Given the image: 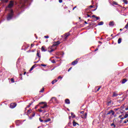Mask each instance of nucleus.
Instances as JSON below:
<instances>
[{
  "label": "nucleus",
  "instance_id": "nucleus-28",
  "mask_svg": "<svg viewBox=\"0 0 128 128\" xmlns=\"http://www.w3.org/2000/svg\"><path fill=\"white\" fill-rule=\"evenodd\" d=\"M11 82H14V78H11Z\"/></svg>",
  "mask_w": 128,
  "mask_h": 128
},
{
  "label": "nucleus",
  "instance_id": "nucleus-43",
  "mask_svg": "<svg viewBox=\"0 0 128 128\" xmlns=\"http://www.w3.org/2000/svg\"><path fill=\"white\" fill-rule=\"evenodd\" d=\"M72 68H70L68 70V72H70V70H72Z\"/></svg>",
  "mask_w": 128,
  "mask_h": 128
},
{
  "label": "nucleus",
  "instance_id": "nucleus-54",
  "mask_svg": "<svg viewBox=\"0 0 128 128\" xmlns=\"http://www.w3.org/2000/svg\"><path fill=\"white\" fill-rule=\"evenodd\" d=\"M114 4H116V6L118 4V3H116V2H115Z\"/></svg>",
  "mask_w": 128,
  "mask_h": 128
},
{
  "label": "nucleus",
  "instance_id": "nucleus-60",
  "mask_svg": "<svg viewBox=\"0 0 128 128\" xmlns=\"http://www.w3.org/2000/svg\"><path fill=\"white\" fill-rule=\"evenodd\" d=\"M119 118H122V116H119Z\"/></svg>",
  "mask_w": 128,
  "mask_h": 128
},
{
  "label": "nucleus",
  "instance_id": "nucleus-49",
  "mask_svg": "<svg viewBox=\"0 0 128 128\" xmlns=\"http://www.w3.org/2000/svg\"><path fill=\"white\" fill-rule=\"evenodd\" d=\"M124 118H124V117H123V118H121V120H124Z\"/></svg>",
  "mask_w": 128,
  "mask_h": 128
},
{
  "label": "nucleus",
  "instance_id": "nucleus-17",
  "mask_svg": "<svg viewBox=\"0 0 128 128\" xmlns=\"http://www.w3.org/2000/svg\"><path fill=\"white\" fill-rule=\"evenodd\" d=\"M56 82H58V80H54L52 82V84H56Z\"/></svg>",
  "mask_w": 128,
  "mask_h": 128
},
{
  "label": "nucleus",
  "instance_id": "nucleus-14",
  "mask_svg": "<svg viewBox=\"0 0 128 128\" xmlns=\"http://www.w3.org/2000/svg\"><path fill=\"white\" fill-rule=\"evenodd\" d=\"M70 36V32L66 33L65 34V38L66 40L68 38V36Z\"/></svg>",
  "mask_w": 128,
  "mask_h": 128
},
{
  "label": "nucleus",
  "instance_id": "nucleus-46",
  "mask_svg": "<svg viewBox=\"0 0 128 128\" xmlns=\"http://www.w3.org/2000/svg\"><path fill=\"white\" fill-rule=\"evenodd\" d=\"M38 106H35L36 110V108H38Z\"/></svg>",
  "mask_w": 128,
  "mask_h": 128
},
{
  "label": "nucleus",
  "instance_id": "nucleus-62",
  "mask_svg": "<svg viewBox=\"0 0 128 128\" xmlns=\"http://www.w3.org/2000/svg\"><path fill=\"white\" fill-rule=\"evenodd\" d=\"M20 76H22V74H20Z\"/></svg>",
  "mask_w": 128,
  "mask_h": 128
},
{
  "label": "nucleus",
  "instance_id": "nucleus-48",
  "mask_svg": "<svg viewBox=\"0 0 128 128\" xmlns=\"http://www.w3.org/2000/svg\"><path fill=\"white\" fill-rule=\"evenodd\" d=\"M68 118H69V120H71L72 119V116H70Z\"/></svg>",
  "mask_w": 128,
  "mask_h": 128
},
{
  "label": "nucleus",
  "instance_id": "nucleus-22",
  "mask_svg": "<svg viewBox=\"0 0 128 128\" xmlns=\"http://www.w3.org/2000/svg\"><path fill=\"white\" fill-rule=\"evenodd\" d=\"M71 115H72V118H76V115H74V112H72L71 113Z\"/></svg>",
  "mask_w": 128,
  "mask_h": 128
},
{
  "label": "nucleus",
  "instance_id": "nucleus-41",
  "mask_svg": "<svg viewBox=\"0 0 128 128\" xmlns=\"http://www.w3.org/2000/svg\"><path fill=\"white\" fill-rule=\"evenodd\" d=\"M92 18H96V16L95 15H93V16H92Z\"/></svg>",
  "mask_w": 128,
  "mask_h": 128
},
{
  "label": "nucleus",
  "instance_id": "nucleus-10",
  "mask_svg": "<svg viewBox=\"0 0 128 128\" xmlns=\"http://www.w3.org/2000/svg\"><path fill=\"white\" fill-rule=\"evenodd\" d=\"M65 104H70V100L68 99L65 100Z\"/></svg>",
  "mask_w": 128,
  "mask_h": 128
},
{
  "label": "nucleus",
  "instance_id": "nucleus-35",
  "mask_svg": "<svg viewBox=\"0 0 128 128\" xmlns=\"http://www.w3.org/2000/svg\"><path fill=\"white\" fill-rule=\"evenodd\" d=\"M38 112H43V110H42V109H38Z\"/></svg>",
  "mask_w": 128,
  "mask_h": 128
},
{
  "label": "nucleus",
  "instance_id": "nucleus-57",
  "mask_svg": "<svg viewBox=\"0 0 128 128\" xmlns=\"http://www.w3.org/2000/svg\"><path fill=\"white\" fill-rule=\"evenodd\" d=\"M76 8V6H74V7L73 8V10H74V8Z\"/></svg>",
  "mask_w": 128,
  "mask_h": 128
},
{
  "label": "nucleus",
  "instance_id": "nucleus-16",
  "mask_svg": "<svg viewBox=\"0 0 128 128\" xmlns=\"http://www.w3.org/2000/svg\"><path fill=\"white\" fill-rule=\"evenodd\" d=\"M76 124H78L76 123V122H74V120L73 121V126H76Z\"/></svg>",
  "mask_w": 128,
  "mask_h": 128
},
{
  "label": "nucleus",
  "instance_id": "nucleus-15",
  "mask_svg": "<svg viewBox=\"0 0 128 128\" xmlns=\"http://www.w3.org/2000/svg\"><path fill=\"white\" fill-rule=\"evenodd\" d=\"M50 122V118H48L46 120H44V122Z\"/></svg>",
  "mask_w": 128,
  "mask_h": 128
},
{
  "label": "nucleus",
  "instance_id": "nucleus-27",
  "mask_svg": "<svg viewBox=\"0 0 128 128\" xmlns=\"http://www.w3.org/2000/svg\"><path fill=\"white\" fill-rule=\"evenodd\" d=\"M54 51V49H51V50H48L49 52H52Z\"/></svg>",
  "mask_w": 128,
  "mask_h": 128
},
{
  "label": "nucleus",
  "instance_id": "nucleus-39",
  "mask_svg": "<svg viewBox=\"0 0 128 128\" xmlns=\"http://www.w3.org/2000/svg\"><path fill=\"white\" fill-rule=\"evenodd\" d=\"M80 114H84V112L82 111L80 112Z\"/></svg>",
  "mask_w": 128,
  "mask_h": 128
},
{
  "label": "nucleus",
  "instance_id": "nucleus-42",
  "mask_svg": "<svg viewBox=\"0 0 128 128\" xmlns=\"http://www.w3.org/2000/svg\"><path fill=\"white\" fill-rule=\"evenodd\" d=\"M34 116H36V114L34 113L32 115V118H34Z\"/></svg>",
  "mask_w": 128,
  "mask_h": 128
},
{
  "label": "nucleus",
  "instance_id": "nucleus-52",
  "mask_svg": "<svg viewBox=\"0 0 128 128\" xmlns=\"http://www.w3.org/2000/svg\"><path fill=\"white\" fill-rule=\"evenodd\" d=\"M90 8H94V6H90Z\"/></svg>",
  "mask_w": 128,
  "mask_h": 128
},
{
  "label": "nucleus",
  "instance_id": "nucleus-32",
  "mask_svg": "<svg viewBox=\"0 0 128 128\" xmlns=\"http://www.w3.org/2000/svg\"><path fill=\"white\" fill-rule=\"evenodd\" d=\"M114 126V128H116V126L114 125V123L111 124V126Z\"/></svg>",
  "mask_w": 128,
  "mask_h": 128
},
{
  "label": "nucleus",
  "instance_id": "nucleus-56",
  "mask_svg": "<svg viewBox=\"0 0 128 128\" xmlns=\"http://www.w3.org/2000/svg\"><path fill=\"white\" fill-rule=\"evenodd\" d=\"M31 46H32H32H34V45L32 44Z\"/></svg>",
  "mask_w": 128,
  "mask_h": 128
},
{
  "label": "nucleus",
  "instance_id": "nucleus-51",
  "mask_svg": "<svg viewBox=\"0 0 128 128\" xmlns=\"http://www.w3.org/2000/svg\"><path fill=\"white\" fill-rule=\"evenodd\" d=\"M126 122H126V121H124V124H126Z\"/></svg>",
  "mask_w": 128,
  "mask_h": 128
},
{
  "label": "nucleus",
  "instance_id": "nucleus-37",
  "mask_svg": "<svg viewBox=\"0 0 128 128\" xmlns=\"http://www.w3.org/2000/svg\"><path fill=\"white\" fill-rule=\"evenodd\" d=\"M3 1L4 2H8V0H3Z\"/></svg>",
  "mask_w": 128,
  "mask_h": 128
},
{
  "label": "nucleus",
  "instance_id": "nucleus-44",
  "mask_svg": "<svg viewBox=\"0 0 128 128\" xmlns=\"http://www.w3.org/2000/svg\"><path fill=\"white\" fill-rule=\"evenodd\" d=\"M87 17L88 18H90V15L87 14Z\"/></svg>",
  "mask_w": 128,
  "mask_h": 128
},
{
  "label": "nucleus",
  "instance_id": "nucleus-59",
  "mask_svg": "<svg viewBox=\"0 0 128 128\" xmlns=\"http://www.w3.org/2000/svg\"><path fill=\"white\" fill-rule=\"evenodd\" d=\"M26 74V72H24V74Z\"/></svg>",
  "mask_w": 128,
  "mask_h": 128
},
{
  "label": "nucleus",
  "instance_id": "nucleus-38",
  "mask_svg": "<svg viewBox=\"0 0 128 128\" xmlns=\"http://www.w3.org/2000/svg\"><path fill=\"white\" fill-rule=\"evenodd\" d=\"M32 70H34V68L32 67L30 70V72H32Z\"/></svg>",
  "mask_w": 128,
  "mask_h": 128
},
{
  "label": "nucleus",
  "instance_id": "nucleus-18",
  "mask_svg": "<svg viewBox=\"0 0 128 128\" xmlns=\"http://www.w3.org/2000/svg\"><path fill=\"white\" fill-rule=\"evenodd\" d=\"M102 24H104V22H100L98 23V26H102Z\"/></svg>",
  "mask_w": 128,
  "mask_h": 128
},
{
  "label": "nucleus",
  "instance_id": "nucleus-33",
  "mask_svg": "<svg viewBox=\"0 0 128 128\" xmlns=\"http://www.w3.org/2000/svg\"><path fill=\"white\" fill-rule=\"evenodd\" d=\"M60 78L62 80V76H59L58 77V79L60 80Z\"/></svg>",
  "mask_w": 128,
  "mask_h": 128
},
{
  "label": "nucleus",
  "instance_id": "nucleus-4",
  "mask_svg": "<svg viewBox=\"0 0 128 128\" xmlns=\"http://www.w3.org/2000/svg\"><path fill=\"white\" fill-rule=\"evenodd\" d=\"M16 106V103H12L10 104V108H14Z\"/></svg>",
  "mask_w": 128,
  "mask_h": 128
},
{
  "label": "nucleus",
  "instance_id": "nucleus-8",
  "mask_svg": "<svg viewBox=\"0 0 128 128\" xmlns=\"http://www.w3.org/2000/svg\"><path fill=\"white\" fill-rule=\"evenodd\" d=\"M78 59H76V60L72 62V66H76V64H78Z\"/></svg>",
  "mask_w": 128,
  "mask_h": 128
},
{
  "label": "nucleus",
  "instance_id": "nucleus-5",
  "mask_svg": "<svg viewBox=\"0 0 128 128\" xmlns=\"http://www.w3.org/2000/svg\"><path fill=\"white\" fill-rule=\"evenodd\" d=\"M60 44V41L54 42L52 46H58Z\"/></svg>",
  "mask_w": 128,
  "mask_h": 128
},
{
  "label": "nucleus",
  "instance_id": "nucleus-29",
  "mask_svg": "<svg viewBox=\"0 0 128 128\" xmlns=\"http://www.w3.org/2000/svg\"><path fill=\"white\" fill-rule=\"evenodd\" d=\"M52 64H56V61L54 60H52Z\"/></svg>",
  "mask_w": 128,
  "mask_h": 128
},
{
  "label": "nucleus",
  "instance_id": "nucleus-1",
  "mask_svg": "<svg viewBox=\"0 0 128 128\" xmlns=\"http://www.w3.org/2000/svg\"><path fill=\"white\" fill-rule=\"evenodd\" d=\"M38 106H40V108H48V104L44 102L39 103Z\"/></svg>",
  "mask_w": 128,
  "mask_h": 128
},
{
  "label": "nucleus",
  "instance_id": "nucleus-47",
  "mask_svg": "<svg viewBox=\"0 0 128 128\" xmlns=\"http://www.w3.org/2000/svg\"><path fill=\"white\" fill-rule=\"evenodd\" d=\"M32 68H36V65L33 66Z\"/></svg>",
  "mask_w": 128,
  "mask_h": 128
},
{
  "label": "nucleus",
  "instance_id": "nucleus-30",
  "mask_svg": "<svg viewBox=\"0 0 128 128\" xmlns=\"http://www.w3.org/2000/svg\"><path fill=\"white\" fill-rule=\"evenodd\" d=\"M41 66H46V64H41Z\"/></svg>",
  "mask_w": 128,
  "mask_h": 128
},
{
  "label": "nucleus",
  "instance_id": "nucleus-9",
  "mask_svg": "<svg viewBox=\"0 0 128 128\" xmlns=\"http://www.w3.org/2000/svg\"><path fill=\"white\" fill-rule=\"evenodd\" d=\"M112 114V116H114V112L113 110H110L108 112L107 114Z\"/></svg>",
  "mask_w": 128,
  "mask_h": 128
},
{
  "label": "nucleus",
  "instance_id": "nucleus-40",
  "mask_svg": "<svg viewBox=\"0 0 128 128\" xmlns=\"http://www.w3.org/2000/svg\"><path fill=\"white\" fill-rule=\"evenodd\" d=\"M58 2H59L62 3V0H59Z\"/></svg>",
  "mask_w": 128,
  "mask_h": 128
},
{
  "label": "nucleus",
  "instance_id": "nucleus-23",
  "mask_svg": "<svg viewBox=\"0 0 128 128\" xmlns=\"http://www.w3.org/2000/svg\"><path fill=\"white\" fill-rule=\"evenodd\" d=\"M128 118V114H126L124 116V118Z\"/></svg>",
  "mask_w": 128,
  "mask_h": 128
},
{
  "label": "nucleus",
  "instance_id": "nucleus-63",
  "mask_svg": "<svg viewBox=\"0 0 128 128\" xmlns=\"http://www.w3.org/2000/svg\"><path fill=\"white\" fill-rule=\"evenodd\" d=\"M55 50H56V47L55 48Z\"/></svg>",
  "mask_w": 128,
  "mask_h": 128
},
{
  "label": "nucleus",
  "instance_id": "nucleus-64",
  "mask_svg": "<svg viewBox=\"0 0 128 128\" xmlns=\"http://www.w3.org/2000/svg\"><path fill=\"white\" fill-rule=\"evenodd\" d=\"M127 122H128V120H127Z\"/></svg>",
  "mask_w": 128,
  "mask_h": 128
},
{
  "label": "nucleus",
  "instance_id": "nucleus-34",
  "mask_svg": "<svg viewBox=\"0 0 128 128\" xmlns=\"http://www.w3.org/2000/svg\"><path fill=\"white\" fill-rule=\"evenodd\" d=\"M96 20H100V17H98V16H96Z\"/></svg>",
  "mask_w": 128,
  "mask_h": 128
},
{
  "label": "nucleus",
  "instance_id": "nucleus-20",
  "mask_svg": "<svg viewBox=\"0 0 128 128\" xmlns=\"http://www.w3.org/2000/svg\"><path fill=\"white\" fill-rule=\"evenodd\" d=\"M127 80L126 79H124L122 81V84H125V82H126Z\"/></svg>",
  "mask_w": 128,
  "mask_h": 128
},
{
  "label": "nucleus",
  "instance_id": "nucleus-12",
  "mask_svg": "<svg viewBox=\"0 0 128 128\" xmlns=\"http://www.w3.org/2000/svg\"><path fill=\"white\" fill-rule=\"evenodd\" d=\"M41 50L42 52H46V48H44V46L42 47Z\"/></svg>",
  "mask_w": 128,
  "mask_h": 128
},
{
  "label": "nucleus",
  "instance_id": "nucleus-24",
  "mask_svg": "<svg viewBox=\"0 0 128 128\" xmlns=\"http://www.w3.org/2000/svg\"><path fill=\"white\" fill-rule=\"evenodd\" d=\"M44 92V88H42L40 91V92Z\"/></svg>",
  "mask_w": 128,
  "mask_h": 128
},
{
  "label": "nucleus",
  "instance_id": "nucleus-31",
  "mask_svg": "<svg viewBox=\"0 0 128 128\" xmlns=\"http://www.w3.org/2000/svg\"><path fill=\"white\" fill-rule=\"evenodd\" d=\"M44 38H48L49 37H48V36H44Z\"/></svg>",
  "mask_w": 128,
  "mask_h": 128
},
{
  "label": "nucleus",
  "instance_id": "nucleus-19",
  "mask_svg": "<svg viewBox=\"0 0 128 128\" xmlns=\"http://www.w3.org/2000/svg\"><path fill=\"white\" fill-rule=\"evenodd\" d=\"M37 56H38L40 58V52L38 51L37 54H36Z\"/></svg>",
  "mask_w": 128,
  "mask_h": 128
},
{
  "label": "nucleus",
  "instance_id": "nucleus-3",
  "mask_svg": "<svg viewBox=\"0 0 128 128\" xmlns=\"http://www.w3.org/2000/svg\"><path fill=\"white\" fill-rule=\"evenodd\" d=\"M14 2L13 0H11L10 1V2L7 8H12L14 6Z\"/></svg>",
  "mask_w": 128,
  "mask_h": 128
},
{
  "label": "nucleus",
  "instance_id": "nucleus-36",
  "mask_svg": "<svg viewBox=\"0 0 128 128\" xmlns=\"http://www.w3.org/2000/svg\"><path fill=\"white\" fill-rule=\"evenodd\" d=\"M102 88L101 86L99 87V88H98V90H97V92H98V90H100V88Z\"/></svg>",
  "mask_w": 128,
  "mask_h": 128
},
{
  "label": "nucleus",
  "instance_id": "nucleus-50",
  "mask_svg": "<svg viewBox=\"0 0 128 128\" xmlns=\"http://www.w3.org/2000/svg\"><path fill=\"white\" fill-rule=\"evenodd\" d=\"M96 50H98V48H96V49L95 50V52H96Z\"/></svg>",
  "mask_w": 128,
  "mask_h": 128
},
{
  "label": "nucleus",
  "instance_id": "nucleus-45",
  "mask_svg": "<svg viewBox=\"0 0 128 128\" xmlns=\"http://www.w3.org/2000/svg\"><path fill=\"white\" fill-rule=\"evenodd\" d=\"M125 110H128V106L127 108H125Z\"/></svg>",
  "mask_w": 128,
  "mask_h": 128
},
{
  "label": "nucleus",
  "instance_id": "nucleus-53",
  "mask_svg": "<svg viewBox=\"0 0 128 128\" xmlns=\"http://www.w3.org/2000/svg\"><path fill=\"white\" fill-rule=\"evenodd\" d=\"M84 24H88V22L86 21H85Z\"/></svg>",
  "mask_w": 128,
  "mask_h": 128
},
{
  "label": "nucleus",
  "instance_id": "nucleus-11",
  "mask_svg": "<svg viewBox=\"0 0 128 128\" xmlns=\"http://www.w3.org/2000/svg\"><path fill=\"white\" fill-rule=\"evenodd\" d=\"M109 26H114V21L110 22L109 23Z\"/></svg>",
  "mask_w": 128,
  "mask_h": 128
},
{
  "label": "nucleus",
  "instance_id": "nucleus-2",
  "mask_svg": "<svg viewBox=\"0 0 128 128\" xmlns=\"http://www.w3.org/2000/svg\"><path fill=\"white\" fill-rule=\"evenodd\" d=\"M12 16H14V10H11L10 12L8 14L7 17V20H10L12 18Z\"/></svg>",
  "mask_w": 128,
  "mask_h": 128
},
{
  "label": "nucleus",
  "instance_id": "nucleus-26",
  "mask_svg": "<svg viewBox=\"0 0 128 128\" xmlns=\"http://www.w3.org/2000/svg\"><path fill=\"white\" fill-rule=\"evenodd\" d=\"M123 2L126 4H128V0H123Z\"/></svg>",
  "mask_w": 128,
  "mask_h": 128
},
{
  "label": "nucleus",
  "instance_id": "nucleus-6",
  "mask_svg": "<svg viewBox=\"0 0 128 128\" xmlns=\"http://www.w3.org/2000/svg\"><path fill=\"white\" fill-rule=\"evenodd\" d=\"M88 116V112H86L82 116V118H84V120H86Z\"/></svg>",
  "mask_w": 128,
  "mask_h": 128
},
{
  "label": "nucleus",
  "instance_id": "nucleus-58",
  "mask_svg": "<svg viewBox=\"0 0 128 128\" xmlns=\"http://www.w3.org/2000/svg\"><path fill=\"white\" fill-rule=\"evenodd\" d=\"M30 105H28V108H30Z\"/></svg>",
  "mask_w": 128,
  "mask_h": 128
},
{
  "label": "nucleus",
  "instance_id": "nucleus-55",
  "mask_svg": "<svg viewBox=\"0 0 128 128\" xmlns=\"http://www.w3.org/2000/svg\"><path fill=\"white\" fill-rule=\"evenodd\" d=\"M28 112H30V110H28Z\"/></svg>",
  "mask_w": 128,
  "mask_h": 128
},
{
  "label": "nucleus",
  "instance_id": "nucleus-13",
  "mask_svg": "<svg viewBox=\"0 0 128 128\" xmlns=\"http://www.w3.org/2000/svg\"><path fill=\"white\" fill-rule=\"evenodd\" d=\"M118 96V94L116 93V92H113V95H112V97H114V96Z\"/></svg>",
  "mask_w": 128,
  "mask_h": 128
},
{
  "label": "nucleus",
  "instance_id": "nucleus-61",
  "mask_svg": "<svg viewBox=\"0 0 128 128\" xmlns=\"http://www.w3.org/2000/svg\"><path fill=\"white\" fill-rule=\"evenodd\" d=\"M120 30H122V29H120Z\"/></svg>",
  "mask_w": 128,
  "mask_h": 128
},
{
  "label": "nucleus",
  "instance_id": "nucleus-25",
  "mask_svg": "<svg viewBox=\"0 0 128 128\" xmlns=\"http://www.w3.org/2000/svg\"><path fill=\"white\" fill-rule=\"evenodd\" d=\"M40 122H44V120H42V118H39Z\"/></svg>",
  "mask_w": 128,
  "mask_h": 128
},
{
  "label": "nucleus",
  "instance_id": "nucleus-7",
  "mask_svg": "<svg viewBox=\"0 0 128 128\" xmlns=\"http://www.w3.org/2000/svg\"><path fill=\"white\" fill-rule=\"evenodd\" d=\"M50 102H56V98L53 97L51 98Z\"/></svg>",
  "mask_w": 128,
  "mask_h": 128
},
{
  "label": "nucleus",
  "instance_id": "nucleus-21",
  "mask_svg": "<svg viewBox=\"0 0 128 128\" xmlns=\"http://www.w3.org/2000/svg\"><path fill=\"white\" fill-rule=\"evenodd\" d=\"M122 42V38H119L118 39V44H120Z\"/></svg>",
  "mask_w": 128,
  "mask_h": 128
}]
</instances>
